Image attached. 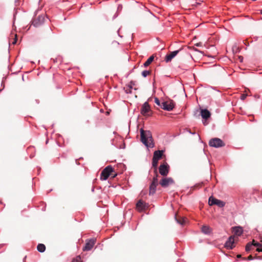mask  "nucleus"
I'll return each instance as SVG.
<instances>
[{"label":"nucleus","instance_id":"obj_1","mask_svg":"<svg viewBox=\"0 0 262 262\" xmlns=\"http://www.w3.org/2000/svg\"><path fill=\"white\" fill-rule=\"evenodd\" d=\"M141 141L147 148H153L155 146L151 133L149 130H140Z\"/></svg>","mask_w":262,"mask_h":262},{"label":"nucleus","instance_id":"obj_2","mask_svg":"<svg viewBox=\"0 0 262 262\" xmlns=\"http://www.w3.org/2000/svg\"><path fill=\"white\" fill-rule=\"evenodd\" d=\"M113 171L114 169L112 166L108 165L106 166L101 173L100 179L103 181L106 180Z\"/></svg>","mask_w":262,"mask_h":262},{"label":"nucleus","instance_id":"obj_3","mask_svg":"<svg viewBox=\"0 0 262 262\" xmlns=\"http://www.w3.org/2000/svg\"><path fill=\"white\" fill-rule=\"evenodd\" d=\"M209 145L211 147L219 148L224 146L225 143L221 139L214 138L210 140Z\"/></svg>","mask_w":262,"mask_h":262},{"label":"nucleus","instance_id":"obj_4","mask_svg":"<svg viewBox=\"0 0 262 262\" xmlns=\"http://www.w3.org/2000/svg\"><path fill=\"white\" fill-rule=\"evenodd\" d=\"M174 102L173 100H170L169 102L163 101L161 103V107L164 110L167 111H171L174 107Z\"/></svg>","mask_w":262,"mask_h":262},{"label":"nucleus","instance_id":"obj_5","mask_svg":"<svg viewBox=\"0 0 262 262\" xmlns=\"http://www.w3.org/2000/svg\"><path fill=\"white\" fill-rule=\"evenodd\" d=\"M159 184L163 188H166L170 185L174 184L173 179L171 177L163 178L160 181Z\"/></svg>","mask_w":262,"mask_h":262},{"label":"nucleus","instance_id":"obj_6","mask_svg":"<svg viewBox=\"0 0 262 262\" xmlns=\"http://www.w3.org/2000/svg\"><path fill=\"white\" fill-rule=\"evenodd\" d=\"M159 171L161 175L164 177L166 176L169 171V165L166 162L161 164L159 167Z\"/></svg>","mask_w":262,"mask_h":262},{"label":"nucleus","instance_id":"obj_7","mask_svg":"<svg viewBox=\"0 0 262 262\" xmlns=\"http://www.w3.org/2000/svg\"><path fill=\"white\" fill-rule=\"evenodd\" d=\"M209 204L210 206L216 205L219 207H223L225 205V203L220 200L210 196L209 198Z\"/></svg>","mask_w":262,"mask_h":262},{"label":"nucleus","instance_id":"obj_8","mask_svg":"<svg viewBox=\"0 0 262 262\" xmlns=\"http://www.w3.org/2000/svg\"><path fill=\"white\" fill-rule=\"evenodd\" d=\"M45 17L42 15H39L36 18H34L32 21V25L35 27H38L44 23Z\"/></svg>","mask_w":262,"mask_h":262},{"label":"nucleus","instance_id":"obj_9","mask_svg":"<svg viewBox=\"0 0 262 262\" xmlns=\"http://www.w3.org/2000/svg\"><path fill=\"white\" fill-rule=\"evenodd\" d=\"M96 242V239L92 238L87 240L85 246L83 247V250L84 251H90L91 250L93 246H94Z\"/></svg>","mask_w":262,"mask_h":262},{"label":"nucleus","instance_id":"obj_10","mask_svg":"<svg viewBox=\"0 0 262 262\" xmlns=\"http://www.w3.org/2000/svg\"><path fill=\"white\" fill-rule=\"evenodd\" d=\"M224 246L228 249H232L234 247V238L230 236L225 243Z\"/></svg>","mask_w":262,"mask_h":262},{"label":"nucleus","instance_id":"obj_11","mask_svg":"<svg viewBox=\"0 0 262 262\" xmlns=\"http://www.w3.org/2000/svg\"><path fill=\"white\" fill-rule=\"evenodd\" d=\"M182 50V49H180L178 50H175L174 51L171 52L169 54H167L165 56V60L166 62H168L170 61L172 58H173L180 51Z\"/></svg>","mask_w":262,"mask_h":262},{"label":"nucleus","instance_id":"obj_12","mask_svg":"<svg viewBox=\"0 0 262 262\" xmlns=\"http://www.w3.org/2000/svg\"><path fill=\"white\" fill-rule=\"evenodd\" d=\"M150 111V106L147 102H145L142 106L141 110V114L142 115L146 116L147 113Z\"/></svg>","mask_w":262,"mask_h":262},{"label":"nucleus","instance_id":"obj_13","mask_svg":"<svg viewBox=\"0 0 262 262\" xmlns=\"http://www.w3.org/2000/svg\"><path fill=\"white\" fill-rule=\"evenodd\" d=\"M164 152V150H156L154 152L153 159L157 160L159 161L160 159H161L163 154Z\"/></svg>","mask_w":262,"mask_h":262},{"label":"nucleus","instance_id":"obj_14","mask_svg":"<svg viewBox=\"0 0 262 262\" xmlns=\"http://www.w3.org/2000/svg\"><path fill=\"white\" fill-rule=\"evenodd\" d=\"M201 115L203 119L207 120L210 117L211 114L207 109L204 108L201 110Z\"/></svg>","mask_w":262,"mask_h":262},{"label":"nucleus","instance_id":"obj_15","mask_svg":"<svg viewBox=\"0 0 262 262\" xmlns=\"http://www.w3.org/2000/svg\"><path fill=\"white\" fill-rule=\"evenodd\" d=\"M251 243H252V246L257 247L256 251L258 252H262V244L255 241V240H253Z\"/></svg>","mask_w":262,"mask_h":262},{"label":"nucleus","instance_id":"obj_16","mask_svg":"<svg viewBox=\"0 0 262 262\" xmlns=\"http://www.w3.org/2000/svg\"><path fill=\"white\" fill-rule=\"evenodd\" d=\"M233 231L234 234L236 235L239 236L242 234L243 230L242 227L236 226L233 228Z\"/></svg>","mask_w":262,"mask_h":262},{"label":"nucleus","instance_id":"obj_17","mask_svg":"<svg viewBox=\"0 0 262 262\" xmlns=\"http://www.w3.org/2000/svg\"><path fill=\"white\" fill-rule=\"evenodd\" d=\"M158 185L153 184L150 183L149 185V194L150 195H153L156 191L157 190V186Z\"/></svg>","mask_w":262,"mask_h":262},{"label":"nucleus","instance_id":"obj_18","mask_svg":"<svg viewBox=\"0 0 262 262\" xmlns=\"http://www.w3.org/2000/svg\"><path fill=\"white\" fill-rule=\"evenodd\" d=\"M201 230L203 233L206 235L209 234L211 232L210 228L207 226H203Z\"/></svg>","mask_w":262,"mask_h":262},{"label":"nucleus","instance_id":"obj_19","mask_svg":"<svg viewBox=\"0 0 262 262\" xmlns=\"http://www.w3.org/2000/svg\"><path fill=\"white\" fill-rule=\"evenodd\" d=\"M154 56H150L147 60L144 63L143 66L144 67H148L154 60Z\"/></svg>","mask_w":262,"mask_h":262},{"label":"nucleus","instance_id":"obj_20","mask_svg":"<svg viewBox=\"0 0 262 262\" xmlns=\"http://www.w3.org/2000/svg\"><path fill=\"white\" fill-rule=\"evenodd\" d=\"M37 249L39 252H43L46 250V246L43 244H39L37 246Z\"/></svg>","mask_w":262,"mask_h":262},{"label":"nucleus","instance_id":"obj_21","mask_svg":"<svg viewBox=\"0 0 262 262\" xmlns=\"http://www.w3.org/2000/svg\"><path fill=\"white\" fill-rule=\"evenodd\" d=\"M136 206L138 208H141V209L144 208V202L141 200L138 201L136 204Z\"/></svg>","mask_w":262,"mask_h":262},{"label":"nucleus","instance_id":"obj_22","mask_svg":"<svg viewBox=\"0 0 262 262\" xmlns=\"http://www.w3.org/2000/svg\"><path fill=\"white\" fill-rule=\"evenodd\" d=\"M175 220L178 224H179L181 225H184V224L185 223V219L184 218H181V219H177L176 216H175Z\"/></svg>","mask_w":262,"mask_h":262},{"label":"nucleus","instance_id":"obj_23","mask_svg":"<svg viewBox=\"0 0 262 262\" xmlns=\"http://www.w3.org/2000/svg\"><path fill=\"white\" fill-rule=\"evenodd\" d=\"M158 174L157 172H156V176L152 178V180L151 182V184L158 185Z\"/></svg>","mask_w":262,"mask_h":262},{"label":"nucleus","instance_id":"obj_24","mask_svg":"<svg viewBox=\"0 0 262 262\" xmlns=\"http://www.w3.org/2000/svg\"><path fill=\"white\" fill-rule=\"evenodd\" d=\"M158 164V161L157 160L153 159L152 160V166L153 167L155 168V172H157V167Z\"/></svg>","mask_w":262,"mask_h":262},{"label":"nucleus","instance_id":"obj_25","mask_svg":"<svg viewBox=\"0 0 262 262\" xmlns=\"http://www.w3.org/2000/svg\"><path fill=\"white\" fill-rule=\"evenodd\" d=\"M252 247V243H251V242L248 243L245 248L246 252H249L251 250Z\"/></svg>","mask_w":262,"mask_h":262},{"label":"nucleus","instance_id":"obj_26","mask_svg":"<svg viewBox=\"0 0 262 262\" xmlns=\"http://www.w3.org/2000/svg\"><path fill=\"white\" fill-rule=\"evenodd\" d=\"M150 73L149 71L144 70L142 72L141 74L143 77L145 78L150 74Z\"/></svg>","mask_w":262,"mask_h":262},{"label":"nucleus","instance_id":"obj_27","mask_svg":"<svg viewBox=\"0 0 262 262\" xmlns=\"http://www.w3.org/2000/svg\"><path fill=\"white\" fill-rule=\"evenodd\" d=\"M155 102L158 105V106H160L161 107V103L160 101V100L157 98V97H155Z\"/></svg>","mask_w":262,"mask_h":262},{"label":"nucleus","instance_id":"obj_28","mask_svg":"<svg viewBox=\"0 0 262 262\" xmlns=\"http://www.w3.org/2000/svg\"><path fill=\"white\" fill-rule=\"evenodd\" d=\"M72 262H81V258L79 256H77L76 258L72 260Z\"/></svg>","mask_w":262,"mask_h":262},{"label":"nucleus","instance_id":"obj_29","mask_svg":"<svg viewBox=\"0 0 262 262\" xmlns=\"http://www.w3.org/2000/svg\"><path fill=\"white\" fill-rule=\"evenodd\" d=\"M135 84V81H131L128 84V87L129 88V89H133V85H134Z\"/></svg>","mask_w":262,"mask_h":262},{"label":"nucleus","instance_id":"obj_30","mask_svg":"<svg viewBox=\"0 0 262 262\" xmlns=\"http://www.w3.org/2000/svg\"><path fill=\"white\" fill-rule=\"evenodd\" d=\"M247 96V94H243L241 96V99L242 100H244Z\"/></svg>","mask_w":262,"mask_h":262},{"label":"nucleus","instance_id":"obj_31","mask_svg":"<svg viewBox=\"0 0 262 262\" xmlns=\"http://www.w3.org/2000/svg\"><path fill=\"white\" fill-rule=\"evenodd\" d=\"M16 42H17V38H16V36L15 35V39L13 41V42H12V43L14 45L16 43Z\"/></svg>","mask_w":262,"mask_h":262},{"label":"nucleus","instance_id":"obj_32","mask_svg":"<svg viewBox=\"0 0 262 262\" xmlns=\"http://www.w3.org/2000/svg\"><path fill=\"white\" fill-rule=\"evenodd\" d=\"M134 69H135V67H134L132 70L129 71V72H128V74H130L132 72H133Z\"/></svg>","mask_w":262,"mask_h":262},{"label":"nucleus","instance_id":"obj_33","mask_svg":"<svg viewBox=\"0 0 262 262\" xmlns=\"http://www.w3.org/2000/svg\"><path fill=\"white\" fill-rule=\"evenodd\" d=\"M247 259L248 260H252L253 259V257L252 256L250 255Z\"/></svg>","mask_w":262,"mask_h":262},{"label":"nucleus","instance_id":"obj_34","mask_svg":"<svg viewBox=\"0 0 262 262\" xmlns=\"http://www.w3.org/2000/svg\"><path fill=\"white\" fill-rule=\"evenodd\" d=\"M239 59L241 62L243 61V57L242 56H239Z\"/></svg>","mask_w":262,"mask_h":262},{"label":"nucleus","instance_id":"obj_35","mask_svg":"<svg viewBox=\"0 0 262 262\" xmlns=\"http://www.w3.org/2000/svg\"><path fill=\"white\" fill-rule=\"evenodd\" d=\"M234 48H235L236 50H238V48H237V47L236 46L233 47V51L234 50Z\"/></svg>","mask_w":262,"mask_h":262},{"label":"nucleus","instance_id":"obj_36","mask_svg":"<svg viewBox=\"0 0 262 262\" xmlns=\"http://www.w3.org/2000/svg\"><path fill=\"white\" fill-rule=\"evenodd\" d=\"M201 43H198L196 44V46H198V47H199V46H201Z\"/></svg>","mask_w":262,"mask_h":262},{"label":"nucleus","instance_id":"obj_37","mask_svg":"<svg viewBox=\"0 0 262 262\" xmlns=\"http://www.w3.org/2000/svg\"><path fill=\"white\" fill-rule=\"evenodd\" d=\"M120 28L119 29V30H118V33H119V30H120ZM119 36L120 37H122V36H121L119 34H118Z\"/></svg>","mask_w":262,"mask_h":262},{"label":"nucleus","instance_id":"obj_38","mask_svg":"<svg viewBox=\"0 0 262 262\" xmlns=\"http://www.w3.org/2000/svg\"><path fill=\"white\" fill-rule=\"evenodd\" d=\"M237 258H241L242 257L241 255H238L237 256Z\"/></svg>","mask_w":262,"mask_h":262},{"label":"nucleus","instance_id":"obj_39","mask_svg":"<svg viewBox=\"0 0 262 262\" xmlns=\"http://www.w3.org/2000/svg\"><path fill=\"white\" fill-rule=\"evenodd\" d=\"M92 191L93 192H94V188H93L92 189Z\"/></svg>","mask_w":262,"mask_h":262},{"label":"nucleus","instance_id":"obj_40","mask_svg":"<svg viewBox=\"0 0 262 262\" xmlns=\"http://www.w3.org/2000/svg\"><path fill=\"white\" fill-rule=\"evenodd\" d=\"M129 74H128H128L126 75V78H127V77H128V76H129Z\"/></svg>","mask_w":262,"mask_h":262},{"label":"nucleus","instance_id":"obj_41","mask_svg":"<svg viewBox=\"0 0 262 262\" xmlns=\"http://www.w3.org/2000/svg\"><path fill=\"white\" fill-rule=\"evenodd\" d=\"M116 175H117L116 174H115L113 176V178H115V177H116Z\"/></svg>","mask_w":262,"mask_h":262},{"label":"nucleus","instance_id":"obj_42","mask_svg":"<svg viewBox=\"0 0 262 262\" xmlns=\"http://www.w3.org/2000/svg\"><path fill=\"white\" fill-rule=\"evenodd\" d=\"M116 17V16L114 15V17H113V18L114 19Z\"/></svg>","mask_w":262,"mask_h":262},{"label":"nucleus","instance_id":"obj_43","mask_svg":"<svg viewBox=\"0 0 262 262\" xmlns=\"http://www.w3.org/2000/svg\"><path fill=\"white\" fill-rule=\"evenodd\" d=\"M260 13L262 14V9L260 10Z\"/></svg>","mask_w":262,"mask_h":262},{"label":"nucleus","instance_id":"obj_44","mask_svg":"<svg viewBox=\"0 0 262 262\" xmlns=\"http://www.w3.org/2000/svg\"><path fill=\"white\" fill-rule=\"evenodd\" d=\"M190 133L191 134H194V133H192V132H190Z\"/></svg>","mask_w":262,"mask_h":262},{"label":"nucleus","instance_id":"obj_45","mask_svg":"<svg viewBox=\"0 0 262 262\" xmlns=\"http://www.w3.org/2000/svg\"><path fill=\"white\" fill-rule=\"evenodd\" d=\"M221 69L222 70V71H224L223 69L221 68Z\"/></svg>","mask_w":262,"mask_h":262},{"label":"nucleus","instance_id":"obj_46","mask_svg":"<svg viewBox=\"0 0 262 262\" xmlns=\"http://www.w3.org/2000/svg\"><path fill=\"white\" fill-rule=\"evenodd\" d=\"M26 256L25 257V258H24V260L26 259Z\"/></svg>","mask_w":262,"mask_h":262},{"label":"nucleus","instance_id":"obj_47","mask_svg":"<svg viewBox=\"0 0 262 262\" xmlns=\"http://www.w3.org/2000/svg\"><path fill=\"white\" fill-rule=\"evenodd\" d=\"M118 8H121V7H120V6H118Z\"/></svg>","mask_w":262,"mask_h":262},{"label":"nucleus","instance_id":"obj_48","mask_svg":"<svg viewBox=\"0 0 262 262\" xmlns=\"http://www.w3.org/2000/svg\"><path fill=\"white\" fill-rule=\"evenodd\" d=\"M118 8H121V7H120V6H118Z\"/></svg>","mask_w":262,"mask_h":262},{"label":"nucleus","instance_id":"obj_49","mask_svg":"<svg viewBox=\"0 0 262 262\" xmlns=\"http://www.w3.org/2000/svg\"><path fill=\"white\" fill-rule=\"evenodd\" d=\"M2 89H0V92H1V91H2Z\"/></svg>","mask_w":262,"mask_h":262}]
</instances>
